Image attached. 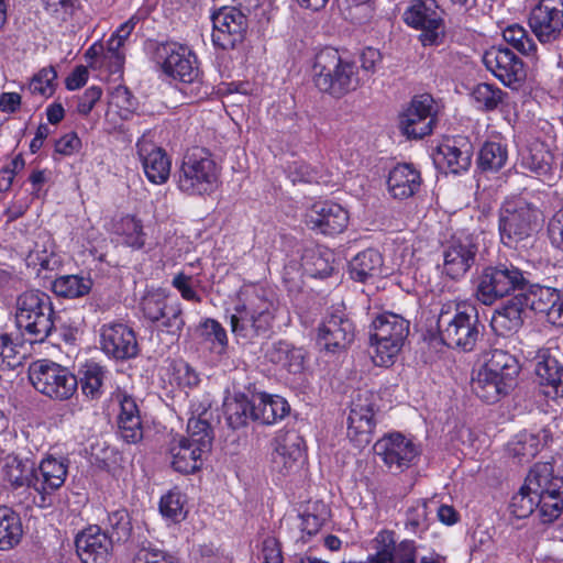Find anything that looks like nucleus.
I'll use <instances>...</instances> for the list:
<instances>
[{
  "mask_svg": "<svg viewBox=\"0 0 563 563\" xmlns=\"http://www.w3.org/2000/svg\"><path fill=\"white\" fill-rule=\"evenodd\" d=\"M475 297L486 306L520 291L527 309L543 314L553 325H563V294L555 288L531 284L525 272L512 263L485 266L475 282Z\"/></svg>",
  "mask_w": 563,
  "mask_h": 563,
  "instance_id": "nucleus-1",
  "label": "nucleus"
},
{
  "mask_svg": "<svg viewBox=\"0 0 563 563\" xmlns=\"http://www.w3.org/2000/svg\"><path fill=\"white\" fill-rule=\"evenodd\" d=\"M279 303L272 289L246 286L230 317V327L236 341L243 345L257 344L273 333Z\"/></svg>",
  "mask_w": 563,
  "mask_h": 563,
  "instance_id": "nucleus-2",
  "label": "nucleus"
},
{
  "mask_svg": "<svg viewBox=\"0 0 563 563\" xmlns=\"http://www.w3.org/2000/svg\"><path fill=\"white\" fill-rule=\"evenodd\" d=\"M520 365L517 357L501 349L484 354V364L472 379V390L487 404L508 395L517 384Z\"/></svg>",
  "mask_w": 563,
  "mask_h": 563,
  "instance_id": "nucleus-3",
  "label": "nucleus"
},
{
  "mask_svg": "<svg viewBox=\"0 0 563 563\" xmlns=\"http://www.w3.org/2000/svg\"><path fill=\"white\" fill-rule=\"evenodd\" d=\"M481 327L478 311L472 305H445L437 320L440 341L448 347L464 352L474 350Z\"/></svg>",
  "mask_w": 563,
  "mask_h": 563,
  "instance_id": "nucleus-4",
  "label": "nucleus"
},
{
  "mask_svg": "<svg viewBox=\"0 0 563 563\" xmlns=\"http://www.w3.org/2000/svg\"><path fill=\"white\" fill-rule=\"evenodd\" d=\"M312 73L317 88L338 98L355 90L363 79L355 63L343 60L339 52L332 47H327L316 55Z\"/></svg>",
  "mask_w": 563,
  "mask_h": 563,
  "instance_id": "nucleus-5",
  "label": "nucleus"
},
{
  "mask_svg": "<svg viewBox=\"0 0 563 563\" xmlns=\"http://www.w3.org/2000/svg\"><path fill=\"white\" fill-rule=\"evenodd\" d=\"M221 168L206 148L187 152L175 174L177 188L188 196L211 195L220 184Z\"/></svg>",
  "mask_w": 563,
  "mask_h": 563,
  "instance_id": "nucleus-6",
  "label": "nucleus"
},
{
  "mask_svg": "<svg viewBox=\"0 0 563 563\" xmlns=\"http://www.w3.org/2000/svg\"><path fill=\"white\" fill-rule=\"evenodd\" d=\"M15 320L33 342H44L57 330L52 299L40 290H27L18 297Z\"/></svg>",
  "mask_w": 563,
  "mask_h": 563,
  "instance_id": "nucleus-7",
  "label": "nucleus"
},
{
  "mask_svg": "<svg viewBox=\"0 0 563 563\" xmlns=\"http://www.w3.org/2000/svg\"><path fill=\"white\" fill-rule=\"evenodd\" d=\"M540 210L523 197L507 198L498 213V232L501 243L517 249L530 239L538 228Z\"/></svg>",
  "mask_w": 563,
  "mask_h": 563,
  "instance_id": "nucleus-8",
  "label": "nucleus"
},
{
  "mask_svg": "<svg viewBox=\"0 0 563 563\" xmlns=\"http://www.w3.org/2000/svg\"><path fill=\"white\" fill-rule=\"evenodd\" d=\"M409 320L390 311L378 314L372 321V358L375 365L387 367L394 363L409 335Z\"/></svg>",
  "mask_w": 563,
  "mask_h": 563,
  "instance_id": "nucleus-9",
  "label": "nucleus"
},
{
  "mask_svg": "<svg viewBox=\"0 0 563 563\" xmlns=\"http://www.w3.org/2000/svg\"><path fill=\"white\" fill-rule=\"evenodd\" d=\"M187 438H181L170 449L172 466L183 474H191L200 470L203 457L211 451L213 431L202 420L187 423Z\"/></svg>",
  "mask_w": 563,
  "mask_h": 563,
  "instance_id": "nucleus-10",
  "label": "nucleus"
},
{
  "mask_svg": "<svg viewBox=\"0 0 563 563\" xmlns=\"http://www.w3.org/2000/svg\"><path fill=\"white\" fill-rule=\"evenodd\" d=\"M29 379L38 393L53 400H68L78 388L77 377L67 367L46 360L30 366Z\"/></svg>",
  "mask_w": 563,
  "mask_h": 563,
  "instance_id": "nucleus-11",
  "label": "nucleus"
},
{
  "mask_svg": "<svg viewBox=\"0 0 563 563\" xmlns=\"http://www.w3.org/2000/svg\"><path fill=\"white\" fill-rule=\"evenodd\" d=\"M144 318L152 325L167 334L178 338L185 327L181 303L163 290L146 292L141 300Z\"/></svg>",
  "mask_w": 563,
  "mask_h": 563,
  "instance_id": "nucleus-12",
  "label": "nucleus"
},
{
  "mask_svg": "<svg viewBox=\"0 0 563 563\" xmlns=\"http://www.w3.org/2000/svg\"><path fill=\"white\" fill-rule=\"evenodd\" d=\"M404 21L416 30H421L419 40L423 46L442 43L444 21L435 0H413L404 13Z\"/></svg>",
  "mask_w": 563,
  "mask_h": 563,
  "instance_id": "nucleus-13",
  "label": "nucleus"
},
{
  "mask_svg": "<svg viewBox=\"0 0 563 563\" xmlns=\"http://www.w3.org/2000/svg\"><path fill=\"white\" fill-rule=\"evenodd\" d=\"M155 57L167 76L191 84L199 77L197 57L191 49L179 43H162L156 47Z\"/></svg>",
  "mask_w": 563,
  "mask_h": 563,
  "instance_id": "nucleus-14",
  "label": "nucleus"
},
{
  "mask_svg": "<svg viewBox=\"0 0 563 563\" xmlns=\"http://www.w3.org/2000/svg\"><path fill=\"white\" fill-rule=\"evenodd\" d=\"M375 408V395L368 390L360 391L352 400L347 417V438L357 448H364L372 441Z\"/></svg>",
  "mask_w": 563,
  "mask_h": 563,
  "instance_id": "nucleus-15",
  "label": "nucleus"
},
{
  "mask_svg": "<svg viewBox=\"0 0 563 563\" xmlns=\"http://www.w3.org/2000/svg\"><path fill=\"white\" fill-rule=\"evenodd\" d=\"M437 122V108L431 95L415 96L408 108L400 114L399 128L409 139L429 135Z\"/></svg>",
  "mask_w": 563,
  "mask_h": 563,
  "instance_id": "nucleus-16",
  "label": "nucleus"
},
{
  "mask_svg": "<svg viewBox=\"0 0 563 563\" xmlns=\"http://www.w3.org/2000/svg\"><path fill=\"white\" fill-rule=\"evenodd\" d=\"M478 247L473 235L453 236L443 249V273L452 279L462 278L477 264Z\"/></svg>",
  "mask_w": 563,
  "mask_h": 563,
  "instance_id": "nucleus-17",
  "label": "nucleus"
},
{
  "mask_svg": "<svg viewBox=\"0 0 563 563\" xmlns=\"http://www.w3.org/2000/svg\"><path fill=\"white\" fill-rule=\"evenodd\" d=\"M528 22L540 43L556 42L563 33V0H540L530 11Z\"/></svg>",
  "mask_w": 563,
  "mask_h": 563,
  "instance_id": "nucleus-18",
  "label": "nucleus"
},
{
  "mask_svg": "<svg viewBox=\"0 0 563 563\" xmlns=\"http://www.w3.org/2000/svg\"><path fill=\"white\" fill-rule=\"evenodd\" d=\"M373 451L393 473L404 472L419 454L416 444L401 433L384 435L375 442Z\"/></svg>",
  "mask_w": 563,
  "mask_h": 563,
  "instance_id": "nucleus-19",
  "label": "nucleus"
},
{
  "mask_svg": "<svg viewBox=\"0 0 563 563\" xmlns=\"http://www.w3.org/2000/svg\"><path fill=\"white\" fill-rule=\"evenodd\" d=\"M100 347L108 357L121 362L136 357L140 352L134 330L120 322L101 327Z\"/></svg>",
  "mask_w": 563,
  "mask_h": 563,
  "instance_id": "nucleus-20",
  "label": "nucleus"
},
{
  "mask_svg": "<svg viewBox=\"0 0 563 563\" xmlns=\"http://www.w3.org/2000/svg\"><path fill=\"white\" fill-rule=\"evenodd\" d=\"M355 338V327L342 310L329 313L318 328L317 344L327 352L346 350Z\"/></svg>",
  "mask_w": 563,
  "mask_h": 563,
  "instance_id": "nucleus-21",
  "label": "nucleus"
},
{
  "mask_svg": "<svg viewBox=\"0 0 563 563\" xmlns=\"http://www.w3.org/2000/svg\"><path fill=\"white\" fill-rule=\"evenodd\" d=\"M212 42L222 49H232L244 40L249 21L234 7H224L212 15Z\"/></svg>",
  "mask_w": 563,
  "mask_h": 563,
  "instance_id": "nucleus-22",
  "label": "nucleus"
},
{
  "mask_svg": "<svg viewBox=\"0 0 563 563\" xmlns=\"http://www.w3.org/2000/svg\"><path fill=\"white\" fill-rule=\"evenodd\" d=\"M303 441L296 432L278 434L273 441L271 468L280 476L296 473L305 461Z\"/></svg>",
  "mask_w": 563,
  "mask_h": 563,
  "instance_id": "nucleus-23",
  "label": "nucleus"
},
{
  "mask_svg": "<svg viewBox=\"0 0 563 563\" xmlns=\"http://www.w3.org/2000/svg\"><path fill=\"white\" fill-rule=\"evenodd\" d=\"M483 63L506 86L520 82L526 77L522 60L507 47L493 46L483 55Z\"/></svg>",
  "mask_w": 563,
  "mask_h": 563,
  "instance_id": "nucleus-24",
  "label": "nucleus"
},
{
  "mask_svg": "<svg viewBox=\"0 0 563 563\" xmlns=\"http://www.w3.org/2000/svg\"><path fill=\"white\" fill-rule=\"evenodd\" d=\"M111 539L98 526H92L77 534L76 553L82 563H107L112 551Z\"/></svg>",
  "mask_w": 563,
  "mask_h": 563,
  "instance_id": "nucleus-25",
  "label": "nucleus"
},
{
  "mask_svg": "<svg viewBox=\"0 0 563 563\" xmlns=\"http://www.w3.org/2000/svg\"><path fill=\"white\" fill-rule=\"evenodd\" d=\"M136 148L147 179L156 185L165 184L170 174V159L166 152L156 146L145 134L139 139Z\"/></svg>",
  "mask_w": 563,
  "mask_h": 563,
  "instance_id": "nucleus-26",
  "label": "nucleus"
},
{
  "mask_svg": "<svg viewBox=\"0 0 563 563\" xmlns=\"http://www.w3.org/2000/svg\"><path fill=\"white\" fill-rule=\"evenodd\" d=\"M347 222V211L334 202L316 203L307 216L308 227L325 235L343 232Z\"/></svg>",
  "mask_w": 563,
  "mask_h": 563,
  "instance_id": "nucleus-27",
  "label": "nucleus"
},
{
  "mask_svg": "<svg viewBox=\"0 0 563 563\" xmlns=\"http://www.w3.org/2000/svg\"><path fill=\"white\" fill-rule=\"evenodd\" d=\"M67 476V466L55 457L44 459L38 468L34 466L33 488L41 495V507L51 505L47 495L60 488Z\"/></svg>",
  "mask_w": 563,
  "mask_h": 563,
  "instance_id": "nucleus-28",
  "label": "nucleus"
},
{
  "mask_svg": "<svg viewBox=\"0 0 563 563\" xmlns=\"http://www.w3.org/2000/svg\"><path fill=\"white\" fill-rule=\"evenodd\" d=\"M534 373L544 395L550 398L563 397V365L548 350H541L536 356Z\"/></svg>",
  "mask_w": 563,
  "mask_h": 563,
  "instance_id": "nucleus-29",
  "label": "nucleus"
},
{
  "mask_svg": "<svg viewBox=\"0 0 563 563\" xmlns=\"http://www.w3.org/2000/svg\"><path fill=\"white\" fill-rule=\"evenodd\" d=\"M510 296L495 310L492 318L493 329L501 335L517 332L523 324V313L527 310V301L522 300L520 291Z\"/></svg>",
  "mask_w": 563,
  "mask_h": 563,
  "instance_id": "nucleus-30",
  "label": "nucleus"
},
{
  "mask_svg": "<svg viewBox=\"0 0 563 563\" xmlns=\"http://www.w3.org/2000/svg\"><path fill=\"white\" fill-rule=\"evenodd\" d=\"M421 175L412 164H398L388 176V189L394 198L407 199L416 195L421 186Z\"/></svg>",
  "mask_w": 563,
  "mask_h": 563,
  "instance_id": "nucleus-31",
  "label": "nucleus"
},
{
  "mask_svg": "<svg viewBox=\"0 0 563 563\" xmlns=\"http://www.w3.org/2000/svg\"><path fill=\"white\" fill-rule=\"evenodd\" d=\"M117 422L119 434L126 443H137L143 439L140 410L134 398L129 395H123L120 399V412Z\"/></svg>",
  "mask_w": 563,
  "mask_h": 563,
  "instance_id": "nucleus-32",
  "label": "nucleus"
},
{
  "mask_svg": "<svg viewBox=\"0 0 563 563\" xmlns=\"http://www.w3.org/2000/svg\"><path fill=\"white\" fill-rule=\"evenodd\" d=\"M1 478L11 488L33 487L34 463L15 454H7L1 461Z\"/></svg>",
  "mask_w": 563,
  "mask_h": 563,
  "instance_id": "nucleus-33",
  "label": "nucleus"
},
{
  "mask_svg": "<svg viewBox=\"0 0 563 563\" xmlns=\"http://www.w3.org/2000/svg\"><path fill=\"white\" fill-rule=\"evenodd\" d=\"M526 488L533 494L563 493V476L554 473L550 462L537 463L526 477Z\"/></svg>",
  "mask_w": 563,
  "mask_h": 563,
  "instance_id": "nucleus-34",
  "label": "nucleus"
},
{
  "mask_svg": "<svg viewBox=\"0 0 563 563\" xmlns=\"http://www.w3.org/2000/svg\"><path fill=\"white\" fill-rule=\"evenodd\" d=\"M439 155L443 157L451 173L459 174L471 166L473 146L467 139L455 137L439 146Z\"/></svg>",
  "mask_w": 563,
  "mask_h": 563,
  "instance_id": "nucleus-35",
  "label": "nucleus"
},
{
  "mask_svg": "<svg viewBox=\"0 0 563 563\" xmlns=\"http://www.w3.org/2000/svg\"><path fill=\"white\" fill-rule=\"evenodd\" d=\"M21 516L12 507L0 505V551L14 549L22 540Z\"/></svg>",
  "mask_w": 563,
  "mask_h": 563,
  "instance_id": "nucleus-36",
  "label": "nucleus"
},
{
  "mask_svg": "<svg viewBox=\"0 0 563 563\" xmlns=\"http://www.w3.org/2000/svg\"><path fill=\"white\" fill-rule=\"evenodd\" d=\"M224 412L228 426L233 429L245 427L250 420L255 419V396L249 399L244 394H235L224 402Z\"/></svg>",
  "mask_w": 563,
  "mask_h": 563,
  "instance_id": "nucleus-37",
  "label": "nucleus"
},
{
  "mask_svg": "<svg viewBox=\"0 0 563 563\" xmlns=\"http://www.w3.org/2000/svg\"><path fill=\"white\" fill-rule=\"evenodd\" d=\"M383 257L375 249H367L356 254L349 264L352 279L366 283L369 278L380 274Z\"/></svg>",
  "mask_w": 563,
  "mask_h": 563,
  "instance_id": "nucleus-38",
  "label": "nucleus"
},
{
  "mask_svg": "<svg viewBox=\"0 0 563 563\" xmlns=\"http://www.w3.org/2000/svg\"><path fill=\"white\" fill-rule=\"evenodd\" d=\"M255 419L264 424H273L284 419L290 411L285 398L260 394L255 396Z\"/></svg>",
  "mask_w": 563,
  "mask_h": 563,
  "instance_id": "nucleus-39",
  "label": "nucleus"
},
{
  "mask_svg": "<svg viewBox=\"0 0 563 563\" xmlns=\"http://www.w3.org/2000/svg\"><path fill=\"white\" fill-rule=\"evenodd\" d=\"M269 362L282 366L289 373H300L303 369L305 355L301 349L279 341L275 343L267 352Z\"/></svg>",
  "mask_w": 563,
  "mask_h": 563,
  "instance_id": "nucleus-40",
  "label": "nucleus"
},
{
  "mask_svg": "<svg viewBox=\"0 0 563 563\" xmlns=\"http://www.w3.org/2000/svg\"><path fill=\"white\" fill-rule=\"evenodd\" d=\"M92 280L81 275H62L52 283V291L62 298L76 299L88 295Z\"/></svg>",
  "mask_w": 563,
  "mask_h": 563,
  "instance_id": "nucleus-41",
  "label": "nucleus"
},
{
  "mask_svg": "<svg viewBox=\"0 0 563 563\" xmlns=\"http://www.w3.org/2000/svg\"><path fill=\"white\" fill-rule=\"evenodd\" d=\"M553 154L544 144L532 145L522 156L521 166L539 177L550 178L553 170Z\"/></svg>",
  "mask_w": 563,
  "mask_h": 563,
  "instance_id": "nucleus-42",
  "label": "nucleus"
},
{
  "mask_svg": "<svg viewBox=\"0 0 563 563\" xmlns=\"http://www.w3.org/2000/svg\"><path fill=\"white\" fill-rule=\"evenodd\" d=\"M551 439V433L548 429H541L537 433H520L517 441L511 444V453L520 460H529L534 457L538 452L547 445Z\"/></svg>",
  "mask_w": 563,
  "mask_h": 563,
  "instance_id": "nucleus-43",
  "label": "nucleus"
},
{
  "mask_svg": "<svg viewBox=\"0 0 563 563\" xmlns=\"http://www.w3.org/2000/svg\"><path fill=\"white\" fill-rule=\"evenodd\" d=\"M507 161V147L498 142H486L478 154V167L483 172L496 173L506 165Z\"/></svg>",
  "mask_w": 563,
  "mask_h": 563,
  "instance_id": "nucleus-44",
  "label": "nucleus"
},
{
  "mask_svg": "<svg viewBox=\"0 0 563 563\" xmlns=\"http://www.w3.org/2000/svg\"><path fill=\"white\" fill-rule=\"evenodd\" d=\"M107 534L111 542H126L133 530L129 511L124 508L108 514Z\"/></svg>",
  "mask_w": 563,
  "mask_h": 563,
  "instance_id": "nucleus-45",
  "label": "nucleus"
},
{
  "mask_svg": "<svg viewBox=\"0 0 563 563\" xmlns=\"http://www.w3.org/2000/svg\"><path fill=\"white\" fill-rule=\"evenodd\" d=\"M539 518L544 523L553 522L563 511V493L534 494Z\"/></svg>",
  "mask_w": 563,
  "mask_h": 563,
  "instance_id": "nucleus-46",
  "label": "nucleus"
},
{
  "mask_svg": "<svg viewBox=\"0 0 563 563\" xmlns=\"http://www.w3.org/2000/svg\"><path fill=\"white\" fill-rule=\"evenodd\" d=\"M135 19L131 18L121 24L108 41V48L104 57L113 62L118 68H120L124 62V55L120 53V48L131 35L135 27Z\"/></svg>",
  "mask_w": 563,
  "mask_h": 563,
  "instance_id": "nucleus-47",
  "label": "nucleus"
},
{
  "mask_svg": "<svg viewBox=\"0 0 563 563\" xmlns=\"http://www.w3.org/2000/svg\"><path fill=\"white\" fill-rule=\"evenodd\" d=\"M503 36L508 44L522 55L531 58L536 57L537 45L522 26L518 24L510 25L504 31Z\"/></svg>",
  "mask_w": 563,
  "mask_h": 563,
  "instance_id": "nucleus-48",
  "label": "nucleus"
},
{
  "mask_svg": "<svg viewBox=\"0 0 563 563\" xmlns=\"http://www.w3.org/2000/svg\"><path fill=\"white\" fill-rule=\"evenodd\" d=\"M104 372L98 364H90L86 366L82 376L78 380L81 391L90 399H97L101 396Z\"/></svg>",
  "mask_w": 563,
  "mask_h": 563,
  "instance_id": "nucleus-49",
  "label": "nucleus"
},
{
  "mask_svg": "<svg viewBox=\"0 0 563 563\" xmlns=\"http://www.w3.org/2000/svg\"><path fill=\"white\" fill-rule=\"evenodd\" d=\"M504 91L490 84H478L472 91V97L478 108L485 111L495 110L504 98Z\"/></svg>",
  "mask_w": 563,
  "mask_h": 563,
  "instance_id": "nucleus-50",
  "label": "nucleus"
},
{
  "mask_svg": "<svg viewBox=\"0 0 563 563\" xmlns=\"http://www.w3.org/2000/svg\"><path fill=\"white\" fill-rule=\"evenodd\" d=\"M133 563H179V560L154 543L144 541L140 544Z\"/></svg>",
  "mask_w": 563,
  "mask_h": 563,
  "instance_id": "nucleus-51",
  "label": "nucleus"
},
{
  "mask_svg": "<svg viewBox=\"0 0 563 563\" xmlns=\"http://www.w3.org/2000/svg\"><path fill=\"white\" fill-rule=\"evenodd\" d=\"M159 511L162 516L173 522H179L186 518L184 510V496L179 492H169L161 498Z\"/></svg>",
  "mask_w": 563,
  "mask_h": 563,
  "instance_id": "nucleus-52",
  "label": "nucleus"
},
{
  "mask_svg": "<svg viewBox=\"0 0 563 563\" xmlns=\"http://www.w3.org/2000/svg\"><path fill=\"white\" fill-rule=\"evenodd\" d=\"M516 518H527L537 510L536 495L526 488V484L515 494L509 505Z\"/></svg>",
  "mask_w": 563,
  "mask_h": 563,
  "instance_id": "nucleus-53",
  "label": "nucleus"
},
{
  "mask_svg": "<svg viewBox=\"0 0 563 563\" xmlns=\"http://www.w3.org/2000/svg\"><path fill=\"white\" fill-rule=\"evenodd\" d=\"M57 73L54 67H46L41 69L30 82V90L34 93L49 97L55 89V80Z\"/></svg>",
  "mask_w": 563,
  "mask_h": 563,
  "instance_id": "nucleus-54",
  "label": "nucleus"
},
{
  "mask_svg": "<svg viewBox=\"0 0 563 563\" xmlns=\"http://www.w3.org/2000/svg\"><path fill=\"white\" fill-rule=\"evenodd\" d=\"M405 528L412 534H420L428 528L427 505L418 503L407 510Z\"/></svg>",
  "mask_w": 563,
  "mask_h": 563,
  "instance_id": "nucleus-55",
  "label": "nucleus"
},
{
  "mask_svg": "<svg viewBox=\"0 0 563 563\" xmlns=\"http://www.w3.org/2000/svg\"><path fill=\"white\" fill-rule=\"evenodd\" d=\"M547 232L551 245L563 253V208L550 218Z\"/></svg>",
  "mask_w": 563,
  "mask_h": 563,
  "instance_id": "nucleus-56",
  "label": "nucleus"
},
{
  "mask_svg": "<svg viewBox=\"0 0 563 563\" xmlns=\"http://www.w3.org/2000/svg\"><path fill=\"white\" fill-rule=\"evenodd\" d=\"M21 364L16 346L8 334L0 335V366L13 368Z\"/></svg>",
  "mask_w": 563,
  "mask_h": 563,
  "instance_id": "nucleus-57",
  "label": "nucleus"
},
{
  "mask_svg": "<svg viewBox=\"0 0 563 563\" xmlns=\"http://www.w3.org/2000/svg\"><path fill=\"white\" fill-rule=\"evenodd\" d=\"M102 89L99 86H91L78 99L77 111L81 115H88L95 104L100 100Z\"/></svg>",
  "mask_w": 563,
  "mask_h": 563,
  "instance_id": "nucleus-58",
  "label": "nucleus"
},
{
  "mask_svg": "<svg viewBox=\"0 0 563 563\" xmlns=\"http://www.w3.org/2000/svg\"><path fill=\"white\" fill-rule=\"evenodd\" d=\"M395 563H417V545L412 540H402L394 547Z\"/></svg>",
  "mask_w": 563,
  "mask_h": 563,
  "instance_id": "nucleus-59",
  "label": "nucleus"
},
{
  "mask_svg": "<svg viewBox=\"0 0 563 563\" xmlns=\"http://www.w3.org/2000/svg\"><path fill=\"white\" fill-rule=\"evenodd\" d=\"M81 146V141L74 132L67 133L55 143V151L62 155H71Z\"/></svg>",
  "mask_w": 563,
  "mask_h": 563,
  "instance_id": "nucleus-60",
  "label": "nucleus"
},
{
  "mask_svg": "<svg viewBox=\"0 0 563 563\" xmlns=\"http://www.w3.org/2000/svg\"><path fill=\"white\" fill-rule=\"evenodd\" d=\"M189 282V276H186L185 274H178L173 279V286L181 294L184 299L200 302L201 298L190 286Z\"/></svg>",
  "mask_w": 563,
  "mask_h": 563,
  "instance_id": "nucleus-61",
  "label": "nucleus"
},
{
  "mask_svg": "<svg viewBox=\"0 0 563 563\" xmlns=\"http://www.w3.org/2000/svg\"><path fill=\"white\" fill-rule=\"evenodd\" d=\"M360 59L363 73L369 76L375 73L376 65L382 62V54L376 48L367 47L362 52Z\"/></svg>",
  "mask_w": 563,
  "mask_h": 563,
  "instance_id": "nucleus-62",
  "label": "nucleus"
},
{
  "mask_svg": "<svg viewBox=\"0 0 563 563\" xmlns=\"http://www.w3.org/2000/svg\"><path fill=\"white\" fill-rule=\"evenodd\" d=\"M202 327L206 330V334L208 336H213L214 341H217L222 350L228 344V336L224 328L214 319H207Z\"/></svg>",
  "mask_w": 563,
  "mask_h": 563,
  "instance_id": "nucleus-63",
  "label": "nucleus"
},
{
  "mask_svg": "<svg viewBox=\"0 0 563 563\" xmlns=\"http://www.w3.org/2000/svg\"><path fill=\"white\" fill-rule=\"evenodd\" d=\"M264 563H283L282 550L275 539H267L263 543Z\"/></svg>",
  "mask_w": 563,
  "mask_h": 563,
  "instance_id": "nucleus-64",
  "label": "nucleus"
}]
</instances>
